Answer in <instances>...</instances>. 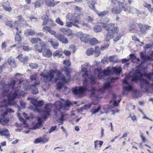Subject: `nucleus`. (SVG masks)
Segmentation results:
<instances>
[{"mask_svg": "<svg viewBox=\"0 0 153 153\" xmlns=\"http://www.w3.org/2000/svg\"><path fill=\"white\" fill-rule=\"evenodd\" d=\"M131 73L126 76L123 80V83L124 86L123 87V94L124 95H127L129 92L132 91L133 87L130 83L132 81H135L137 83L139 82L144 92H147L148 89L152 85L151 84L153 82V73L149 74L145 73L143 75L141 73L139 70L135 71L132 74V77L131 76Z\"/></svg>", "mask_w": 153, "mask_h": 153, "instance_id": "nucleus-1", "label": "nucleus"}, {"mask_svg": "<svg viewBox=\"0 0 153 153\" xmlns=\"http://www.w3.org/2000/svg\"><path fill=\"white\" fill-rule=\"evenodd\" d=\"M15 83L14 80L11 81L8 85H5L3 88L2 95L3 96H7V100L3 99L1 102L0 106V113L2 116L4 117L8 113H13L14 111L11 109L7 108L9 105H14L18 108L19 111L20 110L19 106L16 104V102L14 100L16 98L19 97L21 96H24L25 93V92H19V91H15L13 89Z\"/></svg>", "mask_w": 153, "mask_h": 153, "instance_id": "nucleus-2", "label": "nucleus"}, {"mask_svg": "<svg viewBox=\"0 0 153 153\" xmlns=\"http://www.w3.org/2000/svg\"><path fill=\"white\" fill-rule=\"evenodd\" d=\"M122 70V68L120 65H117L115 67H108L103 71L100 68L96 69L94 71L95 76H96L97 75V76L99 79H106L107 83L99 90L97 88H93L92 89L91 97L94 96L95 94H97L98 93H103L106 89L111 88V86L110 83L113 82L114 78H111L110 76L113 74H119L121 72Z\"/></svg>", "mask_w": 153, "mask_h": 153, "instance_id": "nucleus-3", "label": "nucleus"}, {"mask_svg": "<svg viewBox=\"0 0 153 153\" xmlns=\"http://www.w3.org/2000/svg\"><path fill=\"white\" fill-rule=\"evenodd\" d=\"M45 82H50L53 80L56 82L57 89L60 90L64 86L65 84L68 82L69 80L66 79L64 75L59 70L51 69L47 72H44L40 74Z\"/></svg>", "mask_w": 153, "mask_h": 153, "instance_id": "nucleus-4", "label": "nucleus"}, {"mask_svg": "<svg viewBox=\"0 0 153 153\" xmlns=\"http://www.w3.org/2000/svg\"><path fill=\"white\" fill-rule=\"evenodd\" d=\"M119 98V96H116L113 100H111L110 102V106L107 105H100L95 106L91 110L90 112L92 115L95 114L98 112H100L101 114L104 113H107L110 111L113 112V114L118 112L115 107H117L118 105V103L120 102V100H119L118 103L117 102L116 100Z\"/></svg>", "mask_w": 153, "mask_h": 153, "instance_id": "nucleus-5", "label": "nucleus"}, {"mask_svg": "<svg viewBox=\"0 0 153 153\" xmlns=\"http://www.w3.org/2000/svg\"><path fill=\"white\" fill-rule=\"evenodd\" d=\"M107 23H101V25L103 28L108 31L105 39V41L107 42L114 37V34L119 33V29L117 27L115 26L114 24Z\"/></svg>", "mask_w": 153, "mask_h": 153, "instance_id": "nucleus-6", "label": "nucleus"}, {"mask_svg": "<svg viewBox=\"0 0 153 153\" xmlns=\"http://www.w3.org/2000/svg\"><path fill=\"white\" fill-rule=\"evenodd\" d=\"M81 68V74L84 78L83 84L85 85L87 82L89 81L92 84H94L95 82V79L94 76L89 75L90 73L87 71V66L85 65H82Z\"/></svg>", "mask_w": 153, "mask_h": 153, "instance_id": "nucleus-7", "label": "nucleus"}, {"mask_svg": "<svg viewBox=\"0 0 153 153\" xmlns=\"http://www.w3.org/2000/svg\"><path fill=\"white\" fill-rule=\"evenodd\" d=\"M30 78L32 81H35V83L34 84L32 85L31 86L29 87L28 86L29 85L28 83H26L24 85V88L26 90L29 89L31 90L33 94H37L38 91L36 87V85L39 84V82H38L36 79V75L35 74L34 75L30 76Z\"/></svg>", "mask_w": 153, "mask_h": 153, "instance_id": "nucleus-8", "label": "nucleus"}, {"mask_svg": "<svg viewBox=\"0 0 153 153\" xmlns=\"http://www.w3.org/2000/svg\"><path fill=\"white\" fill-rule=\"evenodd\" d=\"M61 101H56L55 104V106L57 109H59L62 108V104H63V108L65 110L69 109L71 103L68 100H63L60 99Z\"/></svg>", "mask_w": 153, "mask_h": 153, "instance_id": "nucleus-9", "label": "nucleus"}, {"mask_svg": "<svg viewBox=\"0 0 153 153\" xmlns=\"http://www.w3.org/2000/svg\"><path fill=\"white\" fill-rule=\"evenodd\" d=\"M83 16L82 14L78 15L76 14H72L68 13L66 17V21L68 20L69 21H73L75 20V22L77 23H80V22L78 19Z\"/></svg>", "mask_w": 153, "mask_h": 153, "instance_id": "nucleus-10", "label": "nucleus"}, {"mask_svg": "<svg viewBox=\"0 0 153 153\" xmlns=\"http://www.w3.org/2000/svg\"><path fill=\"white\" fill-rule=\"evenodd\" d=\"M30 100V102L34 106L35 108L34 111L40 113V111L38 108L43 105L44 103V102L42 101H37L36 100L33 98H27V100Z\"/></svg>", "mask_w": 153, "mask_h": 153, "instance_id": "nucleus-11", "label": "nucleus"}, {"mask_svg": "<svg viewBox=\"0 0 153 153\" xmlns=\"http://www.w3.org/2000/svg\"><path fill=\"white\" fill-rule=\"evenodd\" d=\"M86 88L84 87H76L72 89L73 93L76 95H78L80 97L83 96V94L86 91Z\"/></svg>", "mask_w": 153, "mask_h": 153, "instance_id": "nucleus-12", "label": "nucleus"}, {"mask_svg": "<svg viewBox=\"0 0 153 153\" xmlns=\"http://www.w3.org/2000/svg\"><path fill=\"white\" fill-rule=\"evenodd\" d=\"M76 35L78 38L80 39L81 41L85 43L89 42L90 38L89 35L84 33L82 32H79L77 33Z\"/></svg>", "mask_w": 153, "mask_h": 153, "instance_id": "nucleus-13", "label": "nucleus"}, {"mask_svg": "<svg viewBox=\"0 0 153 153\" xmlns=\"http://www.w3.org/2000/svg\"><path fill=\"white\" fill-rule=\"evenodd\" d=\"M51 104H47L46 105L45 110L43 111V118L44 119H46L47 117L50 115V112L51 111Z\"/></svg>", "mask_w": 153, "mask_h": 153, "instance_id": "nucleus-14", "label": "nucleus"}, {"mask_svg": "<svg viewBox=\"0 0 153 153\" xmlns=\"http://www.w3.org/2000/svg\"><path fill=\"white\" fill-rule=\"evenodd\" d=\"M45 47V44L42 42H39V45H36L34 46L36 51L39 53H42L43 50L44 48Z\"/></svg>", "mask_w": 153, "mask_h": 153, "instance_id": "nucleus-15", "label": "nucleus"}, {"mask_svg": "<svg viewBox=\"0 0 153 153\" xmlns=\"http://www.w3.org/2000/svg\"><path fill=\"white\" fill-rule=\"evenodd\" d=\"M42 19L43 21V23L42 25H45L48 24L51 26H53V21L51 20H48V16L47 15H45L42 17Z\"/></svg>", "mask_w": 153, "mask_h": 153, "instance_id": "nucleus-16", "label": "nucleus"}, {"mask_svg": "<svg viewBox=\"0 0 153 153\" xmlns=\"http://www.w3.org/2000/svg\"><path fill=\"white\" fill-rule=\"evenodd\" d=\"M55 37L63 43L66 44L68 43L67 38L62 34H58L55 36Z\"/></svg>", "mask_w": 153, "mask_h": 153, "instance_id": "nucleus-17", "label": "nucleus"}, {"mask_svg": "<svg viewBox=\"0 0 153 153\" xmlns=\"http://www.w3.org/2000/svg\"><path fill=\"white\" fill-rule=\"evenodd\" d=\"M150 53L151 54V56H153V51L151 52H150ZM145 54H144L143 52H141L140 53L141 57L145 61L144 62V63H145L146 61V62H148V61H150L152 60V59L150 57L151 56H145Z\"/></svg>", "mask_w": 153, "mask_h": 153, "instance_id": "nucleus-18", "label": "nucleus"}, {"mask_svg": "<svg viewBox=\"0 0 153 153\" xmlns=\"http://www.w3.org/2000/svg\"><path fill=\"white\" fill-rule=\"evenodd\" d=\"M18 22L17 21H15V23L14 24V27H16V29L19 33H21V31L20 30H18V27H17V25H18L19 23H20L22 24H24V23H22V22H24V19H22V17L21 16H19L18 17Z\"/></svg>", "mask_w": 153, "mask_h": 153, "instance_id": "nucleus-19", "label": "nucleus"}, {"mask_svg": "<svg viewBox=\"0 0 153 153\" xmlns=\"http://www.w3.org/2000/svg\"><path fill=\"white\" fill-rule=\"evenodd\" d=\"M109 21V19H107L105 20H104L103 21L104 22L100 23L99 24V25L95 26L94 27V31L96 32H98L102 30L101 26L102 27H103L101 24V23H108Z\"/></svg>", "mask_w": 153, "mask_h": 153, "instance_id": "nucleus-20", "label": "nucleus"}, {"mask_svg": "<svg viewBox=\"0 0 153 153\" xmlns=\"http://www.w3.org/2000/svg\"><path fill=\"white\" fill-rule=\"evenodd\" d=\"M69 48L70 50V51L65 50L63 51L64 53L67 56H69L71 55V52H74L75 50V47L73 45H70Z\"/></svg>", "mask_w": 153, "mask_h": 153, "instance_id": "nucleus-21", "label": "nucleus"}, {"mask_svg": "<svg viewBox=\"0 0 153 153\" xmlns=\"http://www.w3.org/2000/svg\"><path fill=\"white\" fill-rule=\"evenodd\" d=\"M48 42L50 43L52 47L54 49H57L59 46V43L57 41L54 39H50Z\"/></svg>", "mask_w": 153, "mask_h": 153, "instance_id": "nucleus-22", "label": "nucleus"}, {"mask_svg": "<svg viewBox=\"0 0 153 153\" xmlns=\"http://www.w3.org/2000/svg\"><path fill=\"white\" fill-rule=\"evenodd\" d=\"M42 55L46 57H50L51 56L52 53L49 49H45L43 52Z\"/></svg>", "mask_w": 153, "mask_h": 153, "instance_id": "nucleus-23", "label": "nucleus"}, {"mask_svg": "<svg viewBox=\"0 0 153 153\" xmlns=\"http://www.w3.org/2000/svg\"><path fill=\"white\" fill-rule=\"evenodd\" d=\"M2 6L4 9L7 11L10 12L12 10V9L10 5V3L8 2L3 3Z\"/></svg>", "mask_w": 153, "mask_h": 153, "instance_id": "nucleus-24", "label": "nucleus"}, {"mask_svg": "<svg viewBox=\"0 0 153 153\" xmlns=\"http://www.w3.org/2000/svg\"><path fill=\"white\" fill-rule=\"evenodd\" d=\"M42 125V119L40 118H39L38 119V123L34 125L30 128L32 129H35L36 128H39L41 127Z\"/></svg>", "mask_w": 153, "mask_h": 153, "instance_id": "nucleus-25", "label": "nucleus"}, {"mask_svg": "<svg viewBox=\"0 0 153 153\" xmlns=\"http://www.w3.org/2000/svg\"><path fill=\"white\" fill-rule=\"evenodd\" d=\"M68 115L66 114H62L61 117L59 118L60 124H62L63 123V121L68 119Z\"/></svg>", "mask_w": 153, "mask_h": 153, "instance_id": "nucleus-26", "label": "nucleus"}, {"mask_svg": "<svg viewBox=\"0 0 153 153\" xmlns=\"http://www.w3.org/2000/svg\"><path fill=\"white\" fill-rule=\"evenodd\" d=\"M16 58H18L19 59L21 62L24 63H25L27 62L28 60L27 57V56H23L22 54H20Z\"/></svg>", "mask_w": 153, "mask_h": 153, "instance_id": "nucleus-27", "label": "nucleus"}, {"mask_svg": "<svg viewBox=\"0 0 153 153\" xmlns=\"http://www.w3.org/2000/svg\"><path fill=\"white\" fill-rule=\"evenodd\" d=\"M45 2L48 6L53 7L55 5L57 4L59 2H54V0H46Z\"/></svg>", "mask_w": 153, "mask_h": 153, "instance_id": "nucleus-28", "label": "nucleus"}, {"mask_svg": "<svg viewBox=\"0 0 153 153\" xmlns=\"http://www.w3.org/2000/svg\"><path fill=\"white\" fill-rule=\"evenodd\" d=\"M138 25L140 27L141 30L142 31V32H144L146 30H149L151 28V27L149 26L145 25H143L139 24H138Z\"/></svg>", "mask_w": 153, "mask_h": 153, "instance_id": "nucleus-29", "label": "nucleus"}, {"mask_svg": "<svg viewBox=\"0 0 153 153\" xmlns=\"http://www.w3.org/2000/svg\"><path fill=\"white\" fill-rule=\"evenodd\" d=\"M35 33L34 30L31 29L26 30L25 31V34L27 36L32 35Z\"/></svg>", "mask_w": 153, "mask_h": 153, "instance_id": "nucleus-30", "label": "nucleus"}, {"mask_svg": "<svg viewBox=\"0 0 153 153\" xmlns=\"http://www.w3.org/2000/svg\"><path fill=\"white\" fill-rule=\"evenodd\" d=\"M129 56L132 62H136L139 61V59L137 58L134 54H131Z\"/></svg>", "mask_w": 153, "mask_h": 153, "instance_id": "nucleus-31", "label": "nucleus"}, {"mask_svg": "<svg viewBox=\"0 0 153 153\" xmlns=\"http://www.w3.org/2000/svg\"><path fill=\"white\" fill-rule=\"evenodd\" d=\"M94 148L96 149L98 146L99 145L100 147L103 143V142L100 140H96L94 141Z\"/></svg>", "mask_w": 153, "mask_h": 153, "instance_id": "nucleus-32", "label": "nucleus"}, {"mask_svg": "<svg viewBox=\"0 0 153 153\" xmlns=\"http://www.w3.org/2000/svg\"><path fill=\"white\" fill-rule=\"evenodd\" d=\"M97 103H98V102H92V103L88 104L85 105L82 107V110L83 109L85 110H88L90 108L92 104L95 105Z\"/></svg>", "mask_w": 153, "mask_h": 153, "instance_id": "nucleus-33", "label": "nucleus"}, {"mask_svg": "<svg viewBox=\"0 0 153 153\" xmlns=\"http://www.w3.org/2000/svg\"><path fill=\"white\" fill-rule=\"evenodd\" d=\"M29 40L30 42L33 44L38 43L39 42H41V39L38 38H32Z\"/></svg>", "mask_w": 153, "mask_h": 153, "instance_id": "nucleus-34", "label": "nucleus"}, {"mask_svg": "<svg viewBox=\"0 0 153 153\" xmlns=\"http://www.w3.org/2000/svg\"><path fill=\"white\" fill-rule=\"evenodd\" d=\"M80 23H79V24ZM77 24H78V23H77L76 22H67L66 24V26L67 27H71L73 26H74L76 27H79L77 25Z\"/></svg>", "mask_w": 153, "mask_h": 153, "instance_id": "nucleus-35", "label": "nucleus"}, {"mask_svg": "<svg viewBox=\"0 0 153 153\" xmlns=\"http://www.w3.org/2000/svg\"><path fill=\"white\" fill-rule=\"evenodd\" d=\"M53 56H58L59 57H61L62 56L63 53L60 51L56 50L53 52Z\"/></svg>", "mask_w": 153, "mask_h": 153, "instance_id": "nucleus-36", "label": "nucleus"}, {"mask_svg": "<svg viewBox=\"0 0 153 153\" xmlns=\"http://www.w3.org/2000/svg\"><path fill=\"white\" fill-rule=\"evenodd\" d=\"M134 94V97L135 98H137L140 97L142 95V94L139 91H137V90L135 89L133 91Z\"/></svg>", "mask_w": 153, "mask_h": 153, "instance_id": "nucleus-37", "label": "nucleus"}, {"mask_svg": "<svg viewBox=\"0 0 153 153\" xmlns=\"http://www.w3.org/2000/svg\"><path fill=\"white\" fill-rule=\"evenodd\" d=\"M100 42L95 38H93L90 40V43L91 45H94Z\"/></svg>", "mask_w": 153, "mask_h": 153, "instance_id": "nucleus-38", "label": "nucleus"}, {"mask_svg": "<svg viewBox=\"0 0 153 153\" xmlns=\"http://www.w3.org/2000/svg\"><path fill=\"white\" fill-rule=\"evenodd\" d=\"M60 30L65 35L67 34L68 32H71V30L69 29H67L64 28H62L60 29Z\"/></svg>", "mask_w": 153, "mask_h": 153, "instance_id": "nucleus-39", "label": "nucleus"}, {"mask_svg": "<svg viewBox=\"0 0 153 153\" xmlns=\"http://www.w3.org/2000/svg\"><path fill=\"white\" fill-rule=\"evenodd\" d=\"M9 120L6 118H2L0 120V123L3 125H5L9 122Z\"/></svg>", "mask_w": 153, "mask_h": 153, "instance_id": "nucleus-40", "label": "nucleus"}, {"mask_svg": "<svg viewBox=\"0 0 153 153\" xmlns=\"http://www.w3.org/2000/svg\"><path fill=\"white\" fill-rule=\"evenodd\" d=\"M95 3V2L92 1H90L88 3L89 7L93 10L95 9L94 6Z\"/></svg>", "mask_w": 153, "mask_h": 153, "instance_id": "nucleus-41", "label": "nucleus"}, {"mask_svg": "<svg viewBox=\"0 0 153 153\" xmlns=\"http://www.w3.org/2000/svg\"><path fill=\"white\" fill-rule=\"evenodd\" d=\"M17 116L19 118V120L22 122L23 123V124L24 125V127H27L28 126V125L26 123L24 119L22 117H21L20 116V114L19 113H18L17 114Z\"/></svg>", "mask_w": 153, "mask_h": 153, "instance_id": "nucleus-42", "label": "nucleus"}, {"mask_svg": "<svg viewBox=\"0 0 153 153\" xmlns=\"http://www.w3.org/2000/svg\"><path fill=\"white\" fill-rule=\"evenodd\" d=\"M125 0H112V2L114 4L118 3L119 5L121 4H123L125 1Z\"/></svg>", "mask_w": 153, "mask_h": 153, "instance_id": "nucleus-43", "label": "nucleus"}, {"mask_svg": "<svg viewBox=\"0 0 153 153\" xmlns=\"http://www.w3.org/2000/svg\"><path fill=\"white\" fill-rule=\"evenodd\" d=\"M121 10L120 9L118 10V7L113 8L112 10L113 13L115 14L120 13Z\"/></svg>", "mask_w": 153, "mask_h": 153, "instance_id": "nucleus-44", "label": "nucleus"}, {"mask_svg": "<svg viewBox=\"0 0 153 153\" xmlns=\"http://www.w3.org/2000/svg\"><path fill=\"white\" fill-rule=\"evenodd\" d=\"M109 60L110 62H116L117 60V58L116 56H112L109 57Z\"/></svg>", "mask_w": 153, "mask_h": 153, "instance_id": "nucleus-45", "label": "nucleus"}, {"mask_svg": "<svg viewBox=\"0 0 153 153\" xmlns=\"http://www.w3.org/2000/svg\"><path fill=\"white\" fill-rule=\"evenodd\" d=\"M94 52V49L92 48L89 49L86 52V53L88 55H92Z\"/></svg>", "mask_w": 153, "mask_h": 153, "instance_id": "nucleus-46", "label": "nucleus"}, {"mask_svg": "<svg viewBox=\"0 0 153 153\" xmlns=\"http://www.w3.org/2000/svg\"><path fill=\"white\" fill-rule=\"evenodd\" d=\"M108 11H105L99 13L97 12V14L99 16L102 17L104 16L105 14L108 13Z\"/></svg>", "mask_w": 153, "mask_h": 153, "instance_id": "nucleus-47", "label": "nucleus"}, {"mask_svg": "<svg viewBox=\"0 0 153 153\" xmlns=\"http://www.w3.org/2000/svg\"><path fill=\"white\" fill-rule=\"evenodd\" d=\"M8 62L9 65H14L15 61L14 59L10 58L8 59Z\"/></svg>", "mask_w": 153, "mask_h": 153, "instance_id": "nucleus-48", "label": "nucleus"}, {"mask_svg": "<svg viewBox=\"0 0 153 153\" xmlns=\"http://www.w3.org/2000/svg\"><path fill=\"white\" fill-rule=\"evenodd\" d=\"M100 54V51L99 48L97 47H95V55L97 57Z\"/></svg>", "mask_w": 153, "mask_h": 153, "instance_id": "nucleus-49", "label": "nucleus"}, {"mask_svg": "<svg viewBox=\"0 0 153 153\" xmlns=\"http://www.w3.org/2000/svg\"><path fill=\"white\" fill-rule=\"evenodd\" d=\"M55 22L58 24L63 26L64 25L63 22L60 20L59 17L57 18L55 20Z\"/></svg>", "mask_w": 153, "mask_h": 153, "instance_id": "nucleus-50", "label": "nucleus"}, {"mask_svg": "<svg viewBox=\"0 0 153 153\" xmlns=\"http://www.w3.org/2000/svg\"><path fill=\"white\" fill-rule=\"evenodd\" d=\"M63 64L67 66H69L70 65L71 63L69 60L67 59L63 61Z\"/></svg>", "mask_w": 153, "mask_h": 153, "instance_id": "nucleus-51", "label": "nucleus"}, {"mask_svg": "<svg viewBox=\"0 0 153 153\" xmlns=\"http://www.w3.org/2000/svg\"><path fill=\"white\" fill-rule=\"evenodd\" d=\"M18 32H17L15 36V39L16 41H20L21 40V37L20 35L17 33Z\"/></svg>", "mask_w": 153, "mask_h": 153, "instance_id": "nucleus-52", "label": "nucleus"}, {"mask_svg": "<svg viewBox=\"0 0 153 153\" xmlns=\"http://www.w3.org/2000/svg\"><path fill=\"white\" fill-rule=\"evenodd\" d=\"M42 138H38L36 139L35 140L34 143H36V144H37V143H42Z\"/></svg>", "mask_w": 153, "mask_h": 153, "instance_id": "nucleus-53", "label": "nucleus"}, {"mask_svg": "<svg viewBox=\"0 0 153 153\" xmlns=\"http://www.w3.org/2000/svg\"><path fill=\"white\" fill-rule=\"evenodd\" d=\"M135 27V25H133L132 26H130L129 30L130 31L133 32H134L136 30Z\"/></svg>", "mask_w": 153, "mask_h": 153, "instance_id": "nucleus-54", "label": "nucleus"}, {"mask_svg": "<svg viewBox=\"0 0 153 153\" xmlns=\"http://www.w3.org/2000/svg\"><path fill=\"white\" fill-rule=\"evenodd\" d=\"M121 37V36L119 33L117 34V36L115 37L113 41L115 42H116Z\"/></svg>", "mask_w": 153, "mask_h": 153, "instance_id": "nucleus-55", "label": "nucleus"}, {"mask_svg": "<svg viewBox=\"0 0 153 153\" xmlns=\"http://www.w3.org/2000/svg\"><path fill=\"white\" fill-rule=\"evenodd\" d=\"M71 91V90L67 88L66 87H65L64 88V93L66 94H67Z\"/></svg>", "mask_w": 153, "mask_h": 153, "instance_id": "nucleus-56", "label": "nucleus"}, {"mask_svg": "<svg viewBox=\"0 0 153 153\" xmlns=\"http://www.w3.org/2000/svg\"><path fill=\"white\" fill-rule=\"evenodd\" d=\"M6 25L9 26L11 28H12L13 26L12 24V23L11 21H8L6 22Z\"/></svg>", "mask_w": 153, "mask_h": 153, "instance_id": "nucleus-57", "label": "nucleus"}, {"mask_svg": "<svg viewBox=\"0 0 153 153\" xmlns=\"http://www.w3.org/2000/svg\"><path fill=\"white\" fill-rule=\"evenodd\" d=\"M51 29V27H50L48 26H45L43 28V31H47L49 32V30H50Z\"/></svg>", "mask_w": 153, "mask_h": 153, "instance_id": "nucleus-58", "label": "nucleus"}, {"mask_svg": "<svg viewBox=\"0 0 153 153\" xmlns=\"http://www.w3.org/2000/svg\"><path fill=\"white\" fill-rule=\"evenodd\" d=\"M56 126L51 127L49 131V133H51L53 131H54L56 129Z\"/></svg>", "mask_w": 153, "mask_h": 153, "instance_id": "nucleus-59", "label": "nucleus"}, {"mask_svg": "<svg viewBox=\"0 0 153 153\" xmlns=\"http://www.w3.org/2000/svg\"><path fill=\"white\" fill-rule=\"evenodd\" d=\"M29 65L32 68L35 69L37 67V64L35 63H31Z\"/></svg>", "mask_w": 153, "mask_h": 153, "instance_id": "nucleus-60", "label": "nucleus"}, {"mask_svg": "<svg viewBox=\"0 0 153 153\" xmlns=\"http://www.w3.org/2000/svg\"><path fill=\"white\" fill-rule=\"evenodd\" d=\"M23 49L26 51H28L31 49V48H29L28 46H24L23 47Z\"/></svg>", "mask_w": 153, "mask_h": 153, "instance_id": "nucleus-61", "label": "nucleus"}, {"mask_svg": "<svg viewBox=\"0 0 153 153\" xmlns=\"http://www.w3.org/2000/svg\"><path fill=\"white\" fill-rule=\"evenodd\" d=\"M42 143H45L46 142H47L49 140V139L47 138H42Z\"/></svg>", "mask_w": 153, "mask_h": 153, "instance_id": "nucleus-62", "label": "nucleus"}, {"mask_svg": "<svg viewBox=\"0 0 153 153\" xmlns=\"http://www.w3.org/2000/svg\"><path fill=\"white\" fill-rule=\"evenodd\" d=\"M109 45L108 44H105L104 46H102L101 47V49L102 50H103L107 48L109 46Z\"/></svg>", "mask_w": 153, "mask_h": 153, "instance_id": "nucleus-63", "label": "nucleus"}, {"mask_svg": "<svg viewBox=\"0 0 153 153\" xmlns=\"http://www.w3.org/2000/svg\"><path fill=\"white\" fill-rule=\"evenodd\" d=\"M86 20L88 22H91L93 21V19L90 16H88L86 18Z\"/></svg>", "mask_w": 153, "mask_h": 153, "instance_id": "nucleus-64", "label": "nucleus"}]
</instances>
